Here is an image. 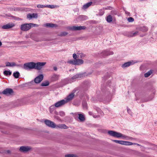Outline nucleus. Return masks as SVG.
Returning a JSON list of instances; mask_svg holds the SVG:
<instances>
[{
  "label": "nucleus",
  "mask_w": 157,
  "mask_h": 157,
  "mask_svg": "<svg viewBox=\"0 0 157 157\" xmlns=\"http://www.w3.org/2000/svg\"><path fill=\"white\" fill-rule=\"evenodd\" d=\"M73 58L74 59H77L76 58H77V55L75 53H74L73 54Z\"/></svg>",
  "instance_id": "nucleus-44"
},
{
  "label": "nucleus",
  "mask_w": 157,
  "mask_h": 157,
  "mask_svg": "<svg viewBox=\"0 0 157 157\" xmlns=\"http://www.w3.org/2000/svg\"><path fill=\"white\" fill-rule=\"evenodd\" d=\"M142 106H143V105H142Z\"/></svg>",
  "instance_id": "nucleus-56"
},
{
  "label": "nucleus",
  "mask_w": 157,
  "mask_h": 157,
  "mask_svg": "<svg viewBox=\"0 0 157 157\" xmlns=\"http://www.w3.org/2000/svg\"><path fill=\"white\" fill-rule=\"evenodd\" d=\"M56 118L58 119V117H55Z\"/></svg>",
  "instance_id": "nucleus-55"
},
{
  "label": "nucleus",
  "mask_w": 157,
  "mask_h": 157,
  "mask_svg": "<svg viewBox=\"0 0 157 157\" xmlns=\"http://www.w3.org/2000/svg\"><path fill=\"white\" fill-rule=\"evenodd\" d=\"M86 27L85 26H73L70 27L69 28V29L71 30L76 31L80 30H85L86 29Z\"/></svg>",
  "instance_id": "nucleus-6"
},
{
  "label": "nucleus",
  "mask_w": 157,
  "mask_h": 157,
  "mask_svg": "<svg viewBox=\"0 0 157 157\" xmlns=\"http://www.w3.org/2000/svg\"><path fill=\"white\" fill-rule=\"evenodd\" d=\"M44 26L48 27H53L55 26L56 25L52 23H47L44 25Z\"/></svg>",
  "instance_id": "nucleus-24"
},
{
  "label": "nucleus",
  "mask_w": 157,
  "mask_h": 157,
  "mask_svg": "<svg viewBox=\"0 0 157 157\" xmlns=\"http://www.w3.org/2000/svg\"><path fill=\"white\" fill-rule=\"evenodd\" d=\"M53 69L55 71H56L57 70V68L56 67H53Z\"/></svg>",
  "instance_id": "nucleus-52"
},
{
  "label": "nucleus",
  "mask_w": 157,
  "mask_h": 157,
  "mask_svg": "<svg viewBox=\"0 0 157 157\" xmlns=\"http://www.w3.org/2000/svg\"><path fill=\"white\" fill-rule=\"evenodd\" d=\"M136 144H137V145H138V146H139V144H136ZM135 144L134 145H135Z\"/></svg>",
  "instance_id": "nucleus-54"
},
{
  "label": "nucleus",
  "mask_w": 157,
  "mask_h": 157,
  "mask_svg": "<svg viewBox=\"0 0 157 157\" xmlns=\"http://www.w3.org/2000/svg\"><path fill=\"white\" fill-rule=\"evenodd\" d=\"M83 61L82 59H75V65H80L83 63Z\"/></svg>",
  "instance_id": "nucleus-18"
},
{
  "label": "nucleus",
  "mask_w": 157,
  "mask_h": 157,
  "mask_svg": "<svg viewBox=\"0 0 157 157\" xmlns=\"http://www.w3.org/2000/svg\"><path fill=\"white\" fill-rule=\"evenodd\" d=\"M65 157H76V156L73 154H68L66 155Z\"/></svg>",
  "instance_id": "nucleus-39"
},
{
  "label": "nucleus",
  "mask_w": 157,
  "mask_h": 157,
  "mask_svg": "<svg viewBox=\"0 0 157 157\" xmlns=\"http://www.w3.org/2000/svg\"><path fill=\"white\" fill-rule=\"evenodd\" d=\"M82 105L84 109H87V104L86 101H83L82 102Z\"/></svg>",
  "instance_id": "nucleus-31"
},
{
  "label": "nucleus",
  "mask_w": 157,
  "mask_h": 157,
  "mask_svg": "<svg viewBox=\"0 0 157 157\" xmlns=\"http://www.w3.org/2000/svg\"><path fill=\"white\" fill-rule=\"evenodd\" d=\"M102 90L103 92H105V93L108 95H109V94H110V91L109 90H107V88H106V91H105V90L104 89L103 90Z\"/></svg>",
  "instance_id": "nucleus-41"
},
{
  "label": "nucleus",
  "mask_w": 157,
  "mask_h": 157,
  "mask_svg": "<svg viewBox=\"0 0 157 157\" xmlns=\"http://www.w3.org/2000/svg\"><path fill=\"white\" fill-rule=\"evenodd\" d=\"M54 106H55V108H58L59 107V101L57 102L54 105Z\"/></svg>",
  "instance_id": "nucleus-43"
},
{
  "label": "nucleus",
  "mask_w": 157,
  "mask_h": 157,
  "mask_svg": "<svg viewBox=\"0 0 157 157\" xmlns=\"http://www.w3.org/2000/svg\"><path fill=\"white\" fill-rule=\"evenodd\" d=\"M15 25L13 23H9L6 25H3L2 28L3 29H9L14 27Z\"/></svg>",
  "instance_id": "nucleus-11"
},
{
  "label": "nucleus",
  "mask_w": 157,
  "mask_h": 157,
  "mask_svg": "<svg viewBox=\"0 0 157 157\" xmlns=\"http://www.w3.org/2000/svg\"><path fill=\"white\" fill-rule=\"evenodd\" d=\"M155 93H153L152 94H151V96H152V98H151L149 100H152L153 98H154V95H155Z\"/></svg>",
  "instance_id": "nucleus-49"
},
{
  "label": "nucleus",
  "mask_w": 157,
  "mask_h": 157,
  "mask_svg": "<svg viewBox=\"0 0 157 157\" xmlns=\"http://www.w3.org/2000/svg\"><path fill=\"white\" fill-rule=\"evenodd\" d=\"M34 40L35 41H37V42L41 41H42V40H40V39H35Z\"/></svg>",
  "instance_id": "nucleus-50"
},
{
  "label": "nucleus",
  "mask_w": 157,
  "mask_h": 157,
  "mask_svg": "<svg viewBox=\"0 0 157 157\" xmlns=\"http://www.w3.org/2000/svg\"><path fill=\"white\" fill-rule=\"evenodd\" d=\"M79 18L82 20H85L88 19V17L86 16H81L79 17Z\"/></svg>",
  "instance_id": "nucleus-32"
},
{
  "label": "nucleus",
  "mask_w": 157,
  "mask_h": 157,
  "mask_svg": "<svg viewBox=\"0 0 157 157\" xmlns=\"http://www.w3.org/2000/svg\"><path fill=\"white\" fill-rule=\"evenodd\" d=\"M4 74L5 75H10L12 74V72L10 71H5L3 72Z\"/></svg>",
  "instance_id": "nucleus-28"
},
{
  "label": "nucleus",
  "mask_w": 157,
  "mask_h": 157,
  "mask_svg": "<svg viewBox=\"0 0 157 157\" xmlns=\"http://www.w3.org/2000/svg\"><path fill=\"white\" fill-rule=\"evenodd\" d=\"M65 115V113H64V112H63V111H60L59 112V115L62 116V117H63V116H64Z\"/></svg>",
  "instance_id": "nucleus-42"
},
{
  "label": "nucleus",
  "mask_w": 157,
  "mask_h": 157,
  "mask_svg": "<svg viewBox=\"0 0 157 157\" xmlns=\"http://www.w3.org/2000/svg\"><path fill=\"white\" fill-rule=\"evenodd\" d=\"M20 75V73L18 71L14 72L13 73V76L16 78H19Z\"/></svg>",
  "instance_id": "nucleus-26"
},
{
  "label": "nucleus",
  "mask_w": 157,
  "mask_h": 157,
  "mask_svg": "<svg viewBox=\"0 0 157 157\" xmlns=\"http://www.w3.org/2000/svg\"><path fill=\"white\" fill-rule=\"evenodd\" d=\"M141 30L143 32H146L148 30V28L146 27L143 26L141 28Z\"/></svg>",
  "instance_id": "nucleus-34"
},
{
  "label": "nucleus",
  "mask_w": 157,
  "mask_h": 157,
  "mask_svg": "<svg viewBox=\"0 0 157 157\" xmlns=\"http://www.w3.org/2000/svg\"><path fill=\"white\" fill-rule=\"evenodd\" d=\"M75 96V94L74 93H72L71 94H70L67 97V98H65L67 100L68 102L69 101L71 100L73 98H74Z\"/></svg>",
  "instance_id": "nucleus-16"
},
{
  "label": "nucleus",
  "mask_w": 157,
  "mask_h": 157,
  "mask_svg": "<svg viewBox=\"0 0 157 157\" xmlns=\"http://www.w3.org/2000/svg\"><path fill=\"white\" fill-rule=\"evenodd\" d=\"M119 144L125 145H131L136 144L135 143H132L131 142L127 141L120 140Z\"/></svg>",
  "instance_id": "nucleus-9"
},
{
  "label": "nucleus",
  "mask_w": 157,
  "mask_h": 157,
  "mask_svg": "<svg viewBox=\"0 0 157 157\" xmlns=\"http://www.w3.org/2000/svg\"><path fill=\"white\" fill-rule=\"evenodd\" d=\"M132 64V62H128L125 63L122 65V67L123 68L127 67L130 66Z\"/></svg>",
  "instance_id": "nucleus-19"
},
{
  "label": "nucleus",
  "mask_w": 157,
  "mask_h": 157,
  "mask_svg": "<svg viewBox=\"0 0 157 157\" xmlns=\"http://www.w3.org/2000/svg\"><path fill=\"white\" fill-rule=\"evenodd\" d=\"M38 25L32 23H25L21 25L20 26L21 30L23 31H27L29 30L32 27H38Z\"/></svg>",
  "instance_id": "nucleus-1"
},
{
  "label": "nucleus",
  "mask_w": 157,
  "mask_h": 157,
  "mask_svg": "<svg viewBox=\"0 0 157 157\" xmlns=\"http://www.w3.org/2000/svg\"><path fill=\"white\" fill-rule=\"evenodd\" d=\"M46 62H37L35 63V69L37 70H41L43 67L46 64Z\"/></svg>",
  "instance_id": "nucleus-4"
},
{
  "label": "nucleus",
  "mask_w": 157,
  "mask_h": 157,
  "mask_svg": "<svg viewBox=\"0 0 157 157\" xmlns=\"http://www.w3.org/2000/svg\"><path fill=\"white\" fill-rule=\"evenodd\" d=\"M31 148L28 146H21L20 147V151L24 152H26L30 150Z\"/></svg>",
  "instance_id": "nucleus-13"
},
{
  "label": "nucleus",
  "mask_w": 157,
  "mask_h": 157,
  "mask_svg": "<svg viewBox=\"0 0 157 157\" xmlns=\"http://www.w3.org/2000/svg\"><path fill=\"white\" fill-rule=\"evenodd\" d=\"M68 127L64 124H59V128H61L66 129Z\"/></svg>",
  "instance_id": "nucleus-33"
},
{
  "label": "nucleus",
  "mask_w": 157,
  "mask_h": 157,
  "mask_svg": "<svg viewBox=\"0 0 157 157\" xmlns=\"http://www.w3.org/2000/svg\"><path fill=\"white\" fill-rule=\"evenodd\" d=\"M4 94L7 96H9L12 95L13 93V90L10 88H7L4 90L2 92Z\"/></svg>",
  "instance_id": "nucleus-7"
},
{
  "label": "nucleus",
  "mask_w": 157,
  "mask_h": 157,
  "mask_svg": "<svg viewBox=\"0 0 157 157\" xmlns=\"http://www.w3.org/2000/svg\"><path fill=\"white\" fill-rule=\"evenodd\" d=\"M111 13L112 14H115V15H116V14H117V12L116 11H111Z\"/></svg>",
  "instance_id": "nucleus-47"
},
{
  "label": "nucleus",
  "mask_w": 157,
  "mask_h": 157,
  "mask_svg": "<svg viewBox=\"0 0 157 157\" xmlns=\"http://www.w3.org/2000/svg\"><path fill=\"white\" fill-rule=\"evenodd\" d=\"M37 7L38 8H44L46 7V5H38L37 6Z\"/></svg>",
  "instance_id": "nucleus-38"
},
{
  "label": "nucleus",
  "mask_w": 157,
  "mask_h": 157,
  "mask_svg": "<svg viewBox=\"0 0 157 157\" xmlns=\"http://www.w3.org/2000/svg\"><path fill=\"white\" fill-rule=\"evenodd\" d=\"M107 21L109 23H110L112 21L113 17L110 15H108L106 18Z\"/></svg>",
  "instance_id": "nucleus-21"
},
{
  "label": "nucleus",
  "mask_w": 157,
  "mask_h": 157,
  "mask_svg": "<svg viewBox=\"0 0 157 157\" xmlns=\"http://www.w3.org/2000/svg\"><path fill=\"white\" fill-rule=\"evenodd\" d=\"M52 80L53 81H56L58 79V76L55 74H54L52 76Z\"/></svg>",
  "instance_id": "nucleus-27"
},
{
  "label": "nucleus",
  "mask_w": 157,
  "mask_h": 157,
  "mask_svg": "<svg viewBox=\"0 0 157 157\" xmlns=\"http://www.w3.org/2000/svg\"><path fill=\"white\" fill-rule=\"evenodd\" d=\"M138 33V32L137 31H136L133 33V32H130L128 35V36L130 37H132L136 36Z\"/></svg>",
  "instance_id": "nucleus-22"
},
{
  "label": "nucleus",
  "mask_w": 157,
  "mask_h": 157,
  "mask_svg": "<svg viewBox=\"0 0 157 157\" xmlns=\"http://www.w3.org/2000/svg\"><path fill=\"white\" fill-rule=\"evenodd\" d=\"M108 134L110 136L118 138L122 137L124 138L127 137V136L125 135H123L121 133L116 132L113 131H108Z\"/></svg>",
  "instance_id": "nucleus-2"
},
{
  "label": "nucleus",
  "mask_w": 157,
  "mask_h": 157,
  "mask_svg": "<svg viewBox=\"0 0 157 157\" xmlns=\"http://www.w3.org/2000/svg\"><path fill=\"white\" fill-rule=\"evenodd\" d=\"M78 115V118L81 121L83 122L85 121V117L83 115L81 114H79Z\"/></svg>",
  "instance_id": "nucleus-20"
},
{
  "label": "nucleus",
  "mask_w": 157,
  "mask_h": 157,
  "mask_svg": "<svg viewBox=\"0 0 157 157\" xmlns=\"http://www.w3.org/2000/svg\"><path fill=\"white\" fill-rule=\"evenodd\" d=\"M49 85V82L48 81H46L43 82L41 84V86H47Z\"/></svg>",
  "instance_id": "nucleus-29"
},
{
  "label": "nucleus",
  "mask_w": 157,
  "mask_h": 157,
  "mask_svg": "<svg viewBox=\"0 0 157 157\" xmlns=\"http://www.w3.org/2000/svg\"><path fill=\"white\" fill-rule=\"evenodd\" d=\"M127 111L130 114H131L132 112L131 110L128 108H127Z\"/></svg>",
  "instance_id": "nucleus-48"
},
{
  "label": "nucleus",
  "mask_w": 157,
  "mask_h": 157,
  "mask_svg": "<svg viewBox=\"0 0 157 157\" xmlns=\"http://www.w3.org/2000/svg\"><path fill=\"white\" fill-rule=\"evenodd\" d=\"M44 76L42 74H41L38 76L35 79L34 81L35 83H38L40 82L43 79Z\"/></svg>",
  "instance_id": "nucleus-8"
},
{
  "label": "nucleus",
  "mask_w": 157,
  "mask_h": 157,
  "mask_svg": "<svg viewBox=\"0 0 157 157\" xmlns=\"http://www.w3.org/2000/svg\"><path fill=\"white\" fill-rule=\"evenodd\" d=\"M56 7L53 5H46V7L49 8L51 9L54 8Z\"/></svg>",
  "instance_id": "nucleus-37"
},
{
  "label": "nucleus",
  "mask_w": 157,
  "mask_h": 157,
  "mask_svg": "<svg viewBox=\"0 0 157 157\" xmlns=\"http://www.w3.org/2000/svg\"><path fill=\"white\" fill-rule=\"evenodd\" d=\"M6 67H13L14 66H18L19 67L20 66V65H17L13 62H6L5 63Z\"/></svg>",
  "instance_id": "nucleus-12"
},
{
  "label": "nucleus",
  "mask_w": 157,
  "mask_h": 157,
  "mask_svg": "<svg viewBox=\"0 0 157 157\" xmlns=\"http://www.w3.org/2000/svg\"><path fill=\"white\" fill-rule=\"evenodd\" d=\"M83 57H84V55L83 54L81 53L80 54V57L82 58Z\"/></svg>",
  "instance_id": "nucleus-51"
},
{
  "label": "nucleus",
  "mask_w": 157,
  "mask_h": 157,
  "mask_svg": "<svg viewBox=\"0 0 157 157\" xmlns=\"http://www.w3.org/2000/svg\"><path fill=\"white\" fill-rule=\"evenodd\" d=\"M128 20L129 22H132L134 21V19L132 17H130L128 18Z\"/></svg>",
  "instance_id": "nucleus-40"
},
{
  "label": "nucleus",
  "mask_w": 157,
  "mask_h": 157,
  "mask_svg": "<svg viewBox=\"0 0 157 157\" xmlns=\"http://www.w3.org/2000/svg\"><path fill=\"white\" fill-rule=\"evenodd\" d=\"M113 52H109L105 50L101 53V55L102 56V57H105L108 55H113Z\"/></svg>",
  "instance_id": "nucleus-10"
},
{
  "label": "nucleus",
  "mask_w": 157,
  "mask_h": 157,
  "mask_svg": "<svg viewBox=\"0 0 157 157\" xmlns=\"http://www.w3.org/2000/svg\"><path fill=\"white\" fill-rule=\"evenodd\" d=\"M152 73V71L151 70H150L147 72L145 73L144 75L145 77H148Z\"/></svg>",
  "instance_id": "nucleus-25"
},
{
  "label": "nucleus",
  "mask_w": 157,
  "mask_h": 157,
  "mask_svg": "<svg viewBox=\"0 0 157 157\" xmlns=\"http://www.w3.org/2000/svg\"><path fill=\"white\" fill-rule=\"evenodd\" d=\"M68 63L73 65H75V59L69 60L68 61Z\"/></svg>",
  "instance_id": "nucleus-35"
},
{
  "label": "nucleus",
  "mask_w": 157,
  "mask_h": 157,
  "mask_svg": "<svg viewBox=\"0 0 157 157\" xmlns=\"http://www.w3.org/2000/svg\"><path fill=\"white\" fill-rule=\"evenodd\" d=\"M89 113V114L90 115H92L94 117H95V116L93 114V113L91 111H90L88 113Z\"/></svg>",
  "instance_id": "nucleus-46"
},
{
  "label": "nucleus",
  "mask_w": 157,
  "mask_h": 157,
  "mask_svg": "<svg viewBox=\"0 0 157 157\" xmlns=\"http://www.w3.org/2000/svg\"><path fill=\"white\" fill-rule=\"evenodd\" d=\"M112 140L113 142L116 143H118V144L119 143V142H120V140Z\"/></svg>",
  "instance_id": "nucleus-45"
},
{
  "label": "nucleus",
  "mask_w": 157,
  "mask_h": 157,
  "mask_svg": "<svg viewBox=\"0 0 157 157\" xmlns=\"http://www.w3.org/2000/svg\"><path fill=\"white\" fill-rule=\"evenodd\" d=\"M44 122L47 126L51 128H55L57 127V126L53 122L49 120H46Z\"/></svg>",
  "instance_id": "nucleus-5"
},
{
  "label": "nucleus",
  "mask_w": 157,
  "mask_h": 157,
  "mask_svg": "<svg viewBox=\"0 0 157 157\" xmlns=\"http://www.w3.org/2000/svg\"><path fill=\"white\" fill-rule=\"evenodd\" d=\"M84 76V75L83 74H78L75 75L73 76L71 78L72 79H75L79 78H81L83 77Z\"/></svg>",
  "instance_id": "nucleus-15"
},
{
  "label": "nucleus",
  "mask_w": 157,
  "mask_h": 157,
  "mask_svg": "<svg viewBox=\"0 0 157 157\" xmlns=\"http://www.w3.org/2000/svg\"><path fill=\"white\" fill-rule=\"evenodd\" d=\"M35 63L33 62L26 63L24 64L23 68L26 70L35 69Z\"/></svg>",
  "instance_id": "nucleus-3"
},
{
  "label": "nucleus",
  "mask_w": 157,
  "mask_h": 157,
  "mask_svg": "<svg viewBox=\"0 0 157 157\" xmlns=\"http://www.w3.org/2000/svg\"><path fill=\"white\" fill-rule=\"evenodd\" d=\"M1 67V66H0V67Z\"/></svg>",
  "instance_id": "nucleus-58"
},
{
  "label": "nucleus",
  "mask_w": 157,
  "mask_h": 157,
  "mask_svg": "<svg viewBox=\"0 0 157 157\" xmlns=\"http://www.w3.org/2000/svg\"><path fill=\"white\" fill-rule=\"evenodd\" d=\"M38 17V14L37 13H33L32 14H29L27 15V18L28 19L30 20L32 18H36Z\"/></svg>",
  "instance_id": "nucleus-14"
},
{
  "label": "nucleus",
  "mask_w": 157,
  "mask_h": 157,
  "mask_svg": "<svg viewBox=\"0 0 157 157\" xmlns=\"http://www.w3.org/2000/svg\"><path fill=\"white\" fill-rule=\"evenodd\" d=\"M56 108L54 105L51 106L50 107V111L51 113H52L54 110L56 109Z\"/></svg>",
  "instance_id": "nucleus-30"
},
{
  "label": "nucleus",
  "mask_w": 157,
  "mask_h": 157,
  "mask_svg": "<svg viewBox=\"0 0 157 157\" xmlns=\"http://www.w3.org/2000/svg\"><path fill=\"white\" fill-rule=\"evenodd\" d=\"M142 106H143V105H142Z\"/></svg>",
  "instance_id": "nucleus-57"
},
{
  "label": "nucleus",
  "mask_w": 157,
  "mask_h": 157,
  "mask_svg": "<svg viewBox=\"0 0 157 157\" xmlns=\"http://www.w3.org/2000/svg\"><path fill=\"white\" fill-rule=\"evenodd\" d=\"M2 45V43L1 41H0V47Z\"/></svg>",
  "instance_id": "nucleus-53"
},
{
  "label": "nucleus",
  "mask_w": 157,
  "mask_h": 157,
  "mask_svg": "<svg viewBox=\"0 0 157 157\" xmlns=\"http://www.w3.org/2000/svg\"><path fill=\"white\" fill-rule=\"evenodd\" d=\"M68 101L66 98L64 99L61 100L59 101V106L64 105Z\"/></svg>",
  "instance_id": "nucleus-23"
},
{
  "label": "nucleus",
  "mask_w": 157,
  "mask_h": 157,
  "mask_svg": "<svg viewBox=\"0 0 157 157\" xmlns=\"http://www.w3.org/2000/svg\"><path fill=\"white\" fill-rule=\"evenodd\" d=\"M92 2H91L87 3L84 5L82 7V9L83 10H85L88 8L92 4Z\"/></svg>",
  "instance_id": "nucleus-17"
},
{
  "label": "nucleus",
  "mask_w": 157,
  "mask_h": 157,
  "mask_svg": "<svg viewBox=\"0 0 157 157\" xmlns=\"http://www.w3.org/2000/svg\"><path fill=\"white\" fill-rule=\"evenodd\" d=\"M68 33L67 32H63L61 33L59 35V36H65Z\"/></svg>",
  "instance_id": "nucleus-36"
}]
</instances>
